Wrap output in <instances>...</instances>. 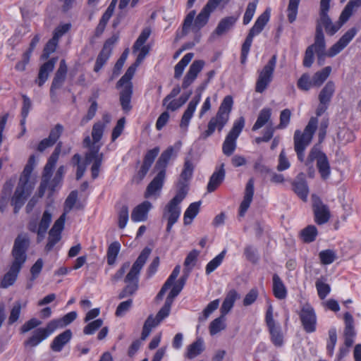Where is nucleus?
<instances>
[{"label":"nucleus","instance_id":"69168bd1","mask_svg":"<svg viewBox=\"0 0 361 361\" xmlns=\"http://www.w3.org/2000/svg\"><path fill=\"white\" fill-rule=\"evenodd\" d=\"M299 3L300 0H289L287 11L288 18L290 23H293L296 19Z\"/></svg>","mask_w":361,"mask_h":361},{"label":"nucleus","instance_id":"f704fd0d","mask_svg":"<svg viewBox=\"0 0 361 361\" xmlns=\"http://www.w3.org/2000/svg\"><path fill=\"white\" fill-rule=\"evenodd\" d=\"M335 90L336 85L334 82L331 80L328 81L319 94V101L321 103L326 102L327 104H330Z\"/></svg>","mask_w":361,"mask_h":361},{"label":"nucleus","instance_id":"bb28decb","mask_svg":"<svg viewBox=\"0 0 361 361\" xmlns=\"http://www.w3.org/2000/svg\"><path fill=\"white\" fill-rule=\"evenodd\" d=\"M56 61L57 58H52L40 66L38 77L35 80V83L37 84L38 86L42 87L47 80L49 73L52 72L54 68Z\"/></svg>","mask_w":361,"mask_h":361},{"label":"nucleus","instance_id":"864d4df0","mask_svg":"<svg viewBox=\"0 0 361 361\" xmlns=\"http://www.w3.org/2000/svg\"><path fill=\"white\" fill-rule=\"evenodd\" d=\"M121 245L118 242H114L108 247L107 263L109 265H114L119 252Z\"/></svg>","mask_w":361,"mask_h":361},{"label":"nucleus","instance_id":"774afa93","mask_svg":"<svg viewBox=\"0 0 361 361\" xmlns=\"http://www.w3.org/2000/svg\"><path fill=\"white\" fill-rule=\"evenodd\" d=\"M103 324L102 319H95L90 322L83 329V333L86 335H92L97 331Z\"/></svg>","mask_w":361,"mask_h":361},{"label":"nucleus","instance_id":"49530a36","mask_svg":"<svg viewBox=\"0 0 361 361\" xmlns=\"http://www.w3.org/2000/svg\"><path fill=\"white\" fill-rule=\"evenodd\" d=\"M203 350H204L203 340L201 338H199L188 347L186 357L189 359L195 358L198 355H200Z\"/></svg>","mask_w":361,"mask_h":361},{"label":"nucleus","instance_id":"a18cd8bd","mask_svg":"<svg viewBox=\"0 0 361 361\" xmlns=\"http://www.w3.org/2000/svg\"><path fill=\"white\" fill-rule=\"evenodd\" d=\"M193 171H194V165H193L192 161L190 159L186 158L185 159L183 169L180 174V178L183 180L179 181V183H178L179 188L181 185L180 184V183H183L188 185V184L185 182L192 178Z\"/></svg>","mask_w":361,"mask_h":361},{"label":"nucleus","instance_id":"473e14b6","mask_svg":"<svg viewBox=\"0 0 361 361\" xmlns=\"http://www.w3.org/2000/svg\"><path fill=\"white\" fill-rule=\"evenodd\" d=\"M72 338V332L70 329L64 331L54 338L51 344V348L54 352H60L63 346L67 344Z\"/></svg>","mask_w":361,"mask_h":361},{"label":"nucleus","instance_id":"423d86ee","mask_svg":"<svg viewBox=\"0 0 361 361\" xmlns=\"http://www.w3.org/2000/svg\"><path fill=\"white\" fill-rule=\"evenodd\" d=\"M233 101L231 96H226L217 111L216 116L211 118L208 123V128L202 135V138L206 139L210 136L217 128L219 131L222 130L229 119V114L231 111Z\"/></svg>","mask_w":361,"mask_h":361},{"label":"nucleus","instance_id":"a878e982","mask_svg":"<svg viewBox=\"0 0 361 361\" xmlns=\"http://www.w3.org/2000/svg\"><path fill=\"white\" fill-rule=\"evenodd\" d=\"M254 179L250 178L246 184L243 200L240 205L239 214L240 216H243L250 207V205L252 201L254 195Z\"/></svg>","mask_w":361,"mask_h":361},{"label":"nucleus","instance_id":"2f4dec72","mask_svg":"<svg viewBox=\"0 0 361 361\" xmlns=\"http://www.w3.org/2000/svg\"><path fill=\"white\" fill-rule=\"evenodd\" d=\"M237 21V18L233 16H228L222 18L216 29L212 32L211 38H214L215 35L221 36L226 33L231 27L235 25Z\"/></svg>","mask_w":361,"mask_h":361},{"label":"nucleus","instance_id":"09e8293b","mask_svg":"<svg viewBox=\"0 0 361 361\" xmlns=\"http://www.w3.org/2000/svg\"><path fill=\"white\" fill-rule=\"evenodd\" d=\"M345 322L344 337H355L354 319L349 312H345L343 316Z\"/></svg>","mask_w":361,"mask_h":361},{"label":"nucleus","instance_id":"ddd939ff","mask_svg":"<svg viewBox=\"0 0 361 361\" xmlns=\"http://www.w3.org/2000/svg\"><path fill=\"white\" fill-rule=\"evenodd\" d=\"M331 0H321L319 4V20L317 25L322 27L323 25L325 28L326 33L329 35H334L341 27V25L338 22L337 24H334L329 15L328 12L330 9Z\"/></svg>","mask_w":361,"mask_h":361},{"label":"nucleus","instance_id":"b1692460","mask_svg":"<svg viewBox=\"0 0 361 361\" xmlns=\"http://www.w3.org/2000/svg\"><path fill=\"white\" fill-rule=\"evenodd\" d=\"M204 66V61L202 60H195L192 62L184 77L182 83V87L183 89L188 88L195 81Z\"/></svg>","mask_w":361,"mask_h":361},{"label":"nucleus","instance_id":"7c9ffc66","mask_svg":"<svg viewBox=\"0 0 361 361\" xmlns=\"http://www.w3.org/2000/svg\"><path fill=\"white\" fill-rule=\"evenodd\" d=\"M308 47H311V49L315 52L316 54L327 52L326 50L324 35L322 28L319 25H317L316 27L314 42Z\"/></svg>","mask_w":361,"mask_h":361},{"label":"nucleus","instance_id":"338daca9","mask_svg":"<svg viewBox=\"0 0 361 361\" xmlns=\"http://www.w3.org/2000/svg\"><path fill=\"white\" fill-rule=\"evenodd\" d=\"M59 43V40L52 37L51 39L48 41L46 46L44 48L43 54L42 55L44 59H47L50 54L54 53L56 51Z\"/></svg>","mask_w":361,"mask_h":361},{"label":"nucleus","instance_id":"cd10ccee","mask_svg":"<svg viewBox=\"0 0 361 361\" xmlns=\"http://www.w3.org/2000/svg\"><path fill=\"white\" fill-rule=\"evenodd\" d=\"M61 148H62V143L59 142L57 144L56 147H55L53 153L49 158L48 161L44 166V173H43V179L44 180H49V179L51 176L52 170L59 159V154L61 151Z\"/></svg>","mask_w":361,"mask_h":361},{"label":"nucleus","instance_id":"6e6d98bb","mask_svg":"<svg viewBox=\"0 0 361 361\" xmlns=\"http://www.w3.org/2000/svg\"><path fill=\"white\" fill-rule=\"evenodd\" d=\"M136 62L130 66L126 71V73L121 77V78L118 81L116 87L119 88L120 86H124L128 83H132L130 82L133 76L135 74L136 67L138 66Z\"/></svg>","mask_w":361,"mask_h":361},{"label":"nucleus","instance_id":"9d476101","mask_svg":"<svg viewBox=\"0 0 361 361\" xmlns=\"http://www.w3.org/2000/svg\"><path fill=\"white\" fill-rule=\"evenodd\" d=\"M52 221V213L50 210L46 209L40 219L38 220L35 218H32L27 223V228L28 231L32 233H36L37 241L40 243L45 237L47 229Z\"/></svg>","mask_w":361,"mask_h":361},{"label":"nucleus","instance_id":"ea45409f","mask_svg":"<svg viewBox=\"0 0 361 361\" xmlns=\"http://www.w3.org/2000/svg\"><path fill=\"white\" fill-rule=\"evenodd\" d=\"M271 335V341L276 347H281L283 344V335L279 324H275L268 327Z\"/></svg>","mask_w":361,"mask_h":361},{"label":"nucleus","instance_id":"bf43d9fd","mask_svg":"<svg viewBox=\"0 0 361 361\" xmlns=\"http://www.w3.org/2000/svg\"><path fill=\"white\" fill-rule=\"evenodd\" d=\"M319 257L322 264H330L336 259V253L332 250H325L319 252Z\"/></svg>","mask_w":361,"mask_h":361},{"label":"nucleus","instance_id":"f8f14e48","mask_svg":"<svg viewBox=\"0 0 361 361\" xmlns=\"http://www.w3.org/2000/svg\"><path fill=\"white\" fill-rule=\"evenodd\" d=\"M60 324V321L51 320L46 327L37 329L33 331L32 336L24 342L25 346L35 347L38 345L57 329Z\"/></svg>","mask_w":361,"mask_h":361},{"label":"nucleus","instance_id":"79ce46f5","mask_svg":"<svg viewBox=\"0 0 361 361\" xmlns=\"http://www.w3.org/2000/svg\"><path fill=\"white\" fill-rule=\"evenodd\" d=\"M331 72V66H326L314 73L312 78V86L319 87L328 78Z\"/></svg>","mask_w":361,"mask_h":361},{"label":"nucleus","instance_id":"4c0bfd02","mask_svg":"<svg viewBox=\"0 0 361 361\" xmlns=\"http://www.w3.org/2000/svg\"><path fill=\"white\" fill-rule=\"evenodd\" d=\"M238 297V294L235 290H231L227 293L221 307V314L226 316L231 311Z\"/></svg>","mask_w":361,"mask_h":361},{"label":"nucleus","instance_id":"0eeeda50","mask_svg":"<svg viewBox=\"0 0 361 361\" xmlns=\"http://www.w3.org/2000/svg\"><path fill=\"white\" fill-rule=\"evenodd\" d=\"M217 8L212 1L209 0L207 1L206 5L203 7L200 13L197 15L195 20L194 18L196 15L195 11H191L185 17L183 26V32L187 34L188 29L190 27L194 21L192 28L196 31L200 30L208 22L210 14Z\"/></svg>","mask_w":361,"mask_h":361},{"label":"nucleus","instance_id":"8fccbe9b","mask_svg":"<svg viewBox=\"0 0 361 361\" xmlns=\"http://www.w3.org/2000/svg\"><path fill=\"white\" fill-rule=\"evenodd\" d=\"M200 202H193L189 205L184 213V224H190L200 211Z\"/></svg>","mask_w":361,"mask_h":361},{"label":"nucleus","instance_id":"aec40b11","mask_svg":"<svg viewBox=\"0 0 361 361\" xmlns=\"http://www.w3.org/2000/svg\"><path fill=\"white\" fill-rule=\"evenodd\" d=\"M117 39L118 37L114 36L106 41L102 51L97 58L94 67V71L95 72H99L103 66L106 63L111 54L113 45L117 41Z\"/></svg>","mask_w":361,"mask_h":361},{"label":"nucleus","instance_id":"f3484780","mask_svg":"<svg viewBox=\"0 0 361 361\" xmlns=\"http://www.w3.org/2000/svg\"><path fill=\"white\" fill-rule=\"evenodd\" d=\"M165 176V171L158 172L157 176L153 178V180L149 183V185L147 187V189L144 195L145 198L153 197L154 199H157L159 196L164 185Z\"/></svg>","mask_w":361,"mask_h":361},{"label":"nucleus","instance_id":"72a5a7b5","mask_svg":"<svg viewBox=\"0 0 361 361\" xmlns=\"http://www.w3.org/2000/svg\"><path fill=\"white\" fill-rule=\"evenodd\" d=\"M272 280V289L274 296L279 300H283L286 298L287 295V290L279 276L276 274H274L273 275Z\"/></svg>","mask_w":361,"mask_h":361},{"label":"nucleus","instance_id":"c9c22d12","mask_svg":"<svg viewBox=\"0 0 361 361\" xmlns=\"http://www.w3.org/2000/svg\"><path fill=\"white\" fill-rule=\"evenodd\" d=\"M269 16L270 14L268 11H265L263 13H262L255 21V25L250 29L248 34L252 37L259 35L268 23L269 20Z\"/></svg>","mask_w":361,"mask_h":361},{"label":"nucleus","instance_id":"4be33fe9","mask_svg":"<svg viewBox=\"0 0 361 361\" xmlns=\"http://www.w3.org/2000/svg\"><path fill=\"white\" fill-rule=\"evenodd\" d=\"M30 190L25 184H20L15 191L14 195L11 200V204L14 207V213H18L20 209L25 203V200L30 195Z\"/></svg>","mask_w":361,"mask_h":361},{"label":"nucleus","instance_id":"58836bf2","mask_svg":"<svg viewBox=\"0 0 361 361\" xmlns=\"http://www.w3.org/2000/svg\"><path fill=\"white\" fill-rule=\"evenodd\" d=\"M271 110L269 108L262 109L258 115L256 122L252 130L255 131L262 128L265 124L269 123L271 119Z\"/></svg>","mask_w":361,"mask_h":361},{"label":"nucleus","instance_id":"9b49d317","mask_svg":"<svg viewBox=\"0 0 361 361\" xmlns=\"http://www.w3.org/2000/svg\"><path fill=\"white\" fill-rule=\"evenodd\" d=\"M245 126V118L241 116L233 123L227 135L222 147V151L226 156H231L236 148V140Z\"/></svg>","mask_w":361,"mask_h":361},{"label":"nucleus","instance_id":"0e129e2a","mask_svg":"<svg viewBox=\"0 0 361 361\" xmlns=\"http://www.w3.org/2000/svg\"><path fill=\"white\" fill-rule=\"evenodd\" d=\"M118 225L121 229H123L127 225L129 219L128 207L126 205H123L118 212Z\"/></svg>","mask_w":361,"mask_h":361},{"label":"nucleus","instance_id":"7ed1b4c3","mask_svg":"<svg viewBox=\"0 0 361 361\" xmlns=\"http://www.w3.org/2000/svg\"><path fill=\"white\" fill-rule=\"evenodd\" d=\"M151 252L152 249L147 247L142 250L124 279L125 283H128V285L119 293V299L132 295L137 291L138 289L139 274Z\"/></svg>","mask_w":361,"mask_h":361},{"label":"nucleus","instance_id":"5fc2aeb1","mask_svg":"<svg viewBox=\"0 0 361 361\" xmlns=\"http://www.w3.org/2000/svg\"><path fill=\"white\" fill-rule=\"evenodd\" d=\"M12 189V184L11 182H6L3 188L1 195L0 197V211L4 212L7 206L8 197Z\"/></svg>","mask_w":361,"mask_h":361},{"label":"nucleus","instance_id":"a19ab883","mask_svg":"<svg viewBox=\"0 0 361 361\" xmlns=\"http://www.w3.org/2000/svg\"><path fill=\"white\" fill-rule=\"evenodd\" d=\"M160 322L157 316L149 315L143 325L141 338L145 340L149 336L152 328L158 326Z\"/></svg>","mask_w":361,"mask_h":361},{"label":"nucleus","instance_id":"dca6fc26","mask_svg":"<svg viewBox=\"0 0 361 361\" xmlns=\"http://www.w3.org/2000/svg\"><path fill=\"white\" fill-rule=\"evenodd\" d=\"M299 316L305 332L310 334L316 331L317 316L310 304L306 303L302 307Z\"/></svg>","mask_w":361,"mask_h":361},{"label":"nucleus","instance_id":"20e7f679","mask_svg":"<svg viewBox=\"0 0 361 361\" xmlns=\"http://www.w3.org/2000/svg\"><path fill=\"white\" fill-rule=\"evenodd\" d=\"M78 199L77 191H72L65 201L64 212L54 222L52 228L49 231L47 243L45 245L44 250L47 252H50L55 245L61 239V232L63 230L66 216L74 207Z\"/></svg>","mask_w":361,"mask_h":361},{"label":"nucleus","instance_id":"2eb2a0df","mask_svg":"<svg viewBox=\"0 0 361 361\" xmlns=\"http://www.w3.org/2000/svg\"><path fill=\"white\" fill-rule=\"evenodd\" d=\"M317 160V167L323 179H326L330 175V165L327 157L319 149L313 147L307 157V161L311 163Z\"/></svg>","mask_w":361,"mask_h":361},{"label":"nucleus","instance_id":"6e6552de","mask_svg":"<svg viewBox=\"0 0 361 361\" xmlns=\"http://www.w3.org/2000/svg\"><path fill=\"white\" fill-rule=\"evenodd\" d=\"M181 185L178 188L176 195L172 198L165 206L163 211V218L167 221H178L180 215V207L179 204L184 200L187 193L188 187L183 183H180Z\"/></svg>","mask_w":361,"mask_h":361},{"label":"nucleus","instance_id":"412c9836","mask_svg":"<svg viewBox=\"0 0 361 361\" xmlns=\"http://www.w3.org/2000/svg\"><path fill=\"white\" fill-rule=\"evenodd\" d=\"M313 210L315 222L322 225L329 221L331 214L327 205L324 204L319 198H315L313 202Z\"/></svg>","mask_w":361,"mask_h":361},{"label":"nucleus","instance_id":"f03ea898","mask_svg":"<svg viewBox=\"0 0 361 361\" xmlns=\"http://www.w3.org/2000/svg\"><path fill=\"white\" fill-rule=\"evenodd\" d=\"M105 126V123L101 121L95 123L92 130V140L90 136H87L83 141L84 147L89 149L85 154V161L86 164H92L91 173L93 179L99 176L103 161V154L99 152L101 145L98 142L102 137Z\"/></svg>","mask_w":361,"mask_h":361},{"label":"nucleus","instance_id":"c03bdc74","mask_svg":"<svg viewBox=\"0 0 361 361\" xmlns=\"http://www.w3.org/2000/svg\"><path fill=\"white\" fill-rule=\"evenodd\" d=\"M226 328L225 316H221L214 319L209 325V333L212 336L216 335Z\"/></svg>","mask_w":361,"mask_h":361},{"label":"nucleus","instance_id":"e2e57ef3","mask_svg":"<svg viewBox=\"0 0 361 361\" xmlns=\"http://www.w3.org/2000/svg\"><path fill=\"white\" fill-rule=\"evenodd\" d=\"M225 251H222L207 264L206 267L207 274H211L221 264L225 255Z\"/></svg>","mask_w":361,"mask_h":361},{"label":"nucleus","instance_id":"f257e3e1","mask_svg":"<svg viewBox=\"0 0 361 361\" xmlns=\"http://www.w3.org/2000/svg\"><path fill=\"white\" fill-rule=\"evenodd\" d=\"M30 240L27 233H20L16 238L11 250L13 259L9 270L1 280L0 288H7L15 283L18 274L27 260L26 252L30 247Z\"/></svg>","mask_w":361,"mask_h":361},{"label":"nucleus","instance_id":"393cba45","mask_svg":"<svg viewBox=\"0 0 361 361\" xmlns=\"http://www.w3.org/2000/svg\"><path fill=\"white\" fill-rule=\"evenodd\" d=\"M152 208V204L149 201H144L137 205L131 212V220L133 222L145 221L148 217V213Z\"/></svg>","mask_w":361,"mask_h":361},{"label":"nucleus","instance_id":"6ab92c4d","mask_svg":"<svg viewBox=\"0 0 361 361\" xmlns=\"http://www.w3.org/2000/svg\"><path fill=\"white\" fill-rule=\"evenodd\" d=\"M67 70L66 61L64 59H62L53 78L50 88V97L52 100H54L56 97V90L60 89L65 82Z\"/></svg>","mask_w":361,"mask_h":361},{"label":"nucleus","instance_id":"4468645a","mask_svg":"<svg viewBox=\"0 0 361 361\" xmlns=\"http://www.w3.org/2000/svg\"><path fill=\"white\" fill-rule=\"evenodd\" d=\"M208 83L205 81L202 82L200 86H198L195 90V96L192 99V100L189 102L187 109L183 113L182 116L180 126L182 128H187L190 121L192 118L193 114L196 109L197 104H199L202 92L206 89Z\"/></svg>","mask_w":361,"mask_h":361},{"label":"nucleus","instance_id":"680f3d73","mask_svg":"<svg viewBox=\"0 0 361 361\" xmlns=\"http://www.w3.org/2000/svg\"><path fill=\"white\" fill-rule=\"evenodd\" d=\"M25 306H26V302H25L23 305H22V304L20 301H17L14 303V305L11 309L10 316L8 317V324H13L18 319L20 314L21 308L23 307H25Z\"/></svg>","mask_w":361,"mask_h":361},{"label":"nucleus","instance_id":"4d7b16f0","mask_svg":"<svg viewBox=\"0 0 361 361\" xmlns=\"http://www.w3.org/2000/svg\"><path fill=\"white\" fill-rule=\"evenodd\" d=\"M192 94V92H189L187 94L181 95L178 99L172 100L169 104H166V109L174 111L182 106L189 99Z\"/></svg>","mask_w":361,"mask_h":361},{"label":"nucleus","instance_id":"c85d7f7f","mask_svg":"<svg viewBox=\"0 0 361 361\" xmlns=\"http://www.w3.org/2000/svg\"><path fill=\"white\" fill-rule=\"evenodd\" d=\"M225 176L224 164H221V166L215 170L209 178L207 187L208 192H214L224 181Z\"/></svg>","mask_w":361,"mask_h":361},{"label":"nucleus","instance_id":"37998d69","mask_svg":"<svg viewBox=\"0 0 361 361\" xmlns=\"http://www.w3.org/2000/svg\"><path fill=\"white\" fill-rule=\"evenodd\" d=\"M194 56L192 53L186 54L182 59L175 66L174 78L178 79L181 77L185 68L189 64Z\"/></svg>","mask_w":361,"mask_h":361},{"label":"nucleus","instance_id":"de8ad7c7","mask_svg":"<svg viewBox=\"0 0 361 361\" xmlns=\"http://www.w3.org/2000/svg\"><path fill=\"white\" fill-rule=\"evenodd\" d=\"M294 192L303 200L306 201L309 192L305 180L301 179L295 180L293 183Z\"/></svg>","mask_w":361,"mask_h":361},{"label":"nucleus","instance_id":"c756f323","mask_svg":"<svg viewBox=\"0 0 361 361\" xmlns=\"http://www.w3.org/2000/svg\"><path fill=\"white\" fill-rule=\"evenodd\" d=\"M120 87L122 88L120 92V103L122 109L128 112L132 109L130 102L133 95V84L128 83L124 86H120L119 88Z\"/></svg>","mask_w":361,"mask_h":361},{"label":"nucleus","instance_id":"052dcab7","mask_svg":"<svg viewBox=\"0 0 361 361\" xmlns=\"http://www.w3.org/2000/svg\"><path fill=\"white\" fill-rule=\"evenodd\" d=\"M337 342V334L335 328L329 330V341L326 345V350L330 356L334 354V348Z\"/></svg>","mask_w":361,"mask_h":361},{"label":"nucleus","instance_id":"e433bc0d","mask_svg":"<svg viewBox=\"0 0 361 361\" xmlns=\"http://www.w3.org/2000/svg\"><path fill=\"white\" fill-rule=\"evenodd\" d=\"M360 6V5L359 4L357 0H350V1L347 4V5L345 6L344 9L341 12L339 18L338 22L340 23L341 26L343 25V23L348 20V19L353 15L355 9Z\"/></svg>","mask_w":361,"mask_h":361},{"label":"nucleus","instance_id":"3c124183","mask_svg":"<svg viewBox=\"0 0 361 361\" xmlns=\"http://www.w3.org/2000/svg\"><path fill=\"white\" fill-rule=\"evenodd\" d=\"M88 102L90 103V106L87 109L86 115L81 119L82 125H85L91 121L95 116L98 109V103L95 98L90 97Z\"/></svg>","mask_w":361,"mask_h":361},{"label":"nucleus","instance_id":"13d9d810","mask_svg":"<svg viewBox=\"0 0 361 361\" xmlns=\"http://www.w3.org/2000/svg\"><path fill=\"white\" fill-rule=\"evenodd\" d=\"M150 34L151 29L149 27H145L142 30L133 47V51L134 53L136 52L143 44H145Z\"/></svg>","mask_w":361,"mask_h":361},{"label":"nucleus","instance_id":"39448f33","mask_svg":"<svg viewBox=\"0 0 361 361\" xmlns=\"http://www.w3.org/2000/svg\"><path fill=\"white\" fill-rule=\"evenodd\" d=\"M317 124L318 119L316 117H312L303 132L300 130H296L294 133V149L300 161H304V152L312 142L313 135L317 128Z\"/></svg>","mask_w":361,"mask_h":361},{"label":"nucleus","instance_id":"a211bd4d","mask_svg":"<svg viewBox=\"0 0 361 361\" xmlns=\"http://www.w3.org/2000/svg\"><path fill=\"white\" fill-rule=\"evenodd\" d=\"M181 142H177L173 146L169 147L166 150H164L159 158L158 159L155 169L159 171H165L166 168L169 164V161L172 159L176 157L178 152L179 151L181 147Z\"/></svg>","mask_w":361,"mask_h":361},{"label":"nucleus","instance_id":"1a4fd4ad","mask_svg":"<svg viewBox=\"0 0 361 361\" xmlns=\"http://www.w3.org/2000/svg\"><path fill=\"white\" fill-rule=\"evenodd\" d=\"M277 61L276 54L273 55L267 63L259 71L255 84V91L262 93L271 83Z\"/></svg>","mask_w":361,"mask_h":361},{"label":"nucleus","instance_id":"603ef678","mask_svg":"<svg viewBox=\"0 0 361 361\" xmlns=\"http://www.w3.org/2000/svg\"><path fill=\"white\" fill-rule=\"evenodd\" d=\"M317 234V229L313 225L307 226L306 228L301 231V238L305 243L313 242L315 240Z\"/></svg>","mask_w":361,"mask_h":361},{"label":"nucleus","instance_id":"5701e85b","mask_svg":"<svg viewBox=\"0 0 361 361\" xmlns=\"http://www.w3.org/2000/svg\"><path fill=\"white\" fill-rule=\"evenodd\" d=\"M357 29L352 27L349 29L340 39L330 48L329 56H335L340 53L354 38L357 34Z\"/></svg>","mask_w":361,"mask_h":361}]
</instances>
